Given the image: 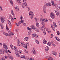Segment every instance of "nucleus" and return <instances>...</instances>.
Masks as SVG:
<instances>
[{
	"instance_id": "obj_23",
	"label": "nucleus",
	"mask_w": 60,
	"mask_h": 60,
	"mask_svg": "<svg viewBox=\"0 0 60 60\" xmlns=\"http://www.w3.org/2000/svg\"><path fill=\"white\" fill-rule=\"evenodd\" d=\"M53 25L54 27L55 28L57 27V25H56V23L54 22H53Z\"/></svg>"
},
{
	"instance_id": "obj_5",
	"label": "nucleus",
	"mask_w": 60,
	"mask_h": 60,
	"mask_svg": "<svg viewBox=\"0 0 60 60\" xmlns=\"http://www.w3.org/2000/svg\"><path fill=\"white\" fill-rule=\"evenodd\" d=\"M47 4L46 3H44V5L45 6H44L43 8V10L44 13H46V12L47 11V10H46V7Z\"/></svg>"
},
{
	"instance_id": "obj_44",
	"label": "nucleus",
	"mask_w": 60,
	"mask_h": 60,
	"mask_svg": "<svg viewBox=\"0 0 60 60\" xmlns=\"http://www.w3.org/2000/svg\"><path fill=\"white\" fill-rule=\"evenodd\" d=\"M48 4L49 6H51L52 5L51 4V3H50V2L49 3H48Z\"/></svg>"
},
{
	"instance_id": "obj_33",
	"label": "nucleus",
	"mask_w": 60,
	"mask_h": 60,
	"mask_svg": "<svg viewBox=\"0 0 60 60\" xmlns=\"http://www.w3.org/2000/svg\"><path fill=\"white\" fill-rule=\"evenodd\" d=\"M10 3L12 5H13V2H12V0H10Z\"/></svg>"
},
{
	"instance_id": "obj_14",
	"label": "nucleus",
	"mask_w": 60,
	"mask_h": 60,
	"mask_svg": "<svg viewBox=\"0 0 60 60\" xmlns=\"http://www.w3.org/2000/svg\"><path fill=\"white\" fill-rule=\"evenodd\" d=\"M32 51L33 54H34V55H36V54L37 53L36 52V51H35V50H34V47L33 48Z\"/></svg>"
},
{
	"instance_id": "obj_32",
	"label": "nucleus",
	"mask_w": 60,
	"mask_h": 60,
	"mask_svg": "<svg viewBox=\"0 0 60 60\" xmlns=\"http://www.w3.org/2000/svg\"><path fill=\"white\" fill-rule=\"evenodd\" d=\"M51 27L52 30L55 31V27H53V26H52V25H51Z\"/></svg>"
},
{
	"instance_id": "obj_13",
	"label": "nucleus",
	"mask_w": 60,
	"mask_h": 60,
	"mask_svg": "<svg viewBox=\"0 0 60 60\" xmlns=\"http://www.w3.org/2000/svg\"><path fill=\"white\" fill-rule=\"evenodd\" d=\"M52 54L53 55H54L55 56L57 55V53H56V52L54 51H53L52 52Z\"/></svg>"
},
{
	"instance_id": "obj_3",
	"label": "nucleus",
	"mask_w": 60,
	"mask_h": 60,
	"mask_svg": "<svg viewBox=\"0 0 60 60\" xmlns=\"http://www.w3.org/2000/svg\"><path fill=\"white\" fill-rule=\"evenodd\" d=\"M24 22V20H22L21 21H19V22H18V24H19L20 25V24L22 22L24 26H26V24Z\"/></svg>"
},
{
	"instance_id": "obj_2",
	"label": "nucleus",
	"mask_w": 60,
	"mask_h": 60,
	"mask_svg": "<svg viewBox=\"0 0 60 60\" xmlns=\"http://www.w3.org/2000/svg\"><path fill=\"white\" fill-rule=\"evenodd\" d=\"M3 48H4V52H5V53H7V54H8V51H7V49H7V46L6 45H4V44H3Z\"/></svg>"
},
{
	"instance_id": "obj_54",
	"label": "nucleus",
	"mask_w": 60,
	"mask_h": 60,
	"mask_svg": "<svg viewBox=\"0 0 60 60\" xmlns=\"http://www.w3.org/2000/svg\"><path fill=\"white\" fill-rule=\"evenodd\" d=\"M34 20H35L36 22H37V19H36V18L34 19Z\"/></svg>"
},
{
	"instance_id": "obj_7",
	"label": "nucleus",
	"mask_w": 60,
	"mask_h": 60,
	"mask_svg": "<svg viewBox=\"0 0 60 60\" xmlns=\"http://www.w3.org/2000/svg\"><path fill=\"white\" fill-rule=\"evenodd\" d=\"M50 15L52 19H54L55 16H54V14H53V12H52L50 13Z\"/></svg>"
},
{
	"instance_id": "obj_31",
	"label": "nucleus",
	"mask_w": 60,
	"mask_h": 60,
	"mask_svg": "<svg viewBox=\"0 0 60 60\" xmlns=\"http://www.w3.org/2000/svg\"><path fill=\"white\" fill-rule=\"evenodd\" d=\"M31 28L32 29L34 30L35 28V27L34 26H32L31 27Z\"/></svg>"
},
{
	"instance_id": "obj_21",
	"label": "nucleus",
	"mask_w": 60,
	"mask_h": 60,
	"mask_svg": "<svg viewBox=\"0 0 60 60\" xmlns=\"http://www.w3.org/2000/svg\"><path fill=\"white\" fill-rule=\"evenodd\" d=\"M1 18V21L2 22V23H4V19H3V18L2 17H0V18Z\"/></svg>"
},
{
	"instance_id": "obj_8",
	"label": "nucleus",
	"mask_w": 60,
	"mask_h": 60,
	"mask_svg": "<svg viewBox=\"0 0 60 60\" xmlns=\"http://www.w3.org/2000/svg\"><path fill=\"white\" fill-rule=\"evenodd\" d=\"M42 30L43 31V34H46V33H45V29H46V27H45V26H43L42 27Z\"/></svg>"
},
{
	"instance_id": "obj_37",
	"label": "nucleus",
	"mask_w": 60,
	"mask_h": 60,
	"mask_svg": "<svg viewBox=\"0 0 60 60\" xmlns=\"http://www.w3.org/2000/svg\"><path fill=\"white\" fill-rule=\"evenodd\" d=\"M49 50V48L48 47V46H46L45 47V50Z\"/></svg>"
},
{
	"instance_id": "obj_58",
	"label": "nucleus",
	"mask_w": 60,
	"mask_h": 60,
	"mask_svg": "<svg viewBox=\"0 0 60 60\" xmlns=\"http://www.w3.org/2000/svg\"><path fill=\"white\" fill-rule=\"evenodd\" d=\"M22 19H23V17H22V16H21L20 17V19H21V20H22Z\"/></svg>"
},
{
	"instance_id": "obj_56",
	"label": "nucleus",
	"mask_w": 60,
	"mask_h": 60,
	"mask_svg": "<svg viewBox=\"0 0 60 60\" xmlns=\"http://www.w3.org/2000/svg\"><path fill=\"white\" fill-rule=\"evenodd\" d=\"M15 25L16 26H19V24L17 23L15 24Z\"/></svg>"
},
{
	"instance_id": "obj_16",
	"label": "nucleus",
	"mask_w": 60,
	"mask_h": 60,
	"mask_svg": "<svg viewBox=\"0 0 60 60\" xmlns=\"http://www.w3.org/2000/svg\"><path fill=\"white\" fill-rule=\"evenodd\" d=\"M32 36H33V37H35L36 38H37L38 37V35L36 34H33L32 35Z\"/></svg>"
},
{
	"instance_id": "obj_19",
	"label": "nucleus",
	"mask_w": 60,
	"mask_h": 60,
	"mask_svg": "<svg viewBox=\"0 0 60 60\" xmlns=\"http://www.w3.org/2000/svg\"><path fill=\"white\" fill-rule=\"evenodd\" d=\"M46 31L48 32V33L50 34L51 32V31H50V30L49 28H47L46 29Z\"/></svg>"
},
{
	"instance_id": "obj_20",
	"label": "nucleus",
	"mask_w": 60,
	"mask_h": 60,
	"mask_svg": "<svg viewBox=\"0 0 60 60\" xmlns=\"http://www.w3.org/2000/svg\"><path fill=\"white\" fill-rule=\"evenodd\" d=\"M51 2L53 7H54L55 5L54 2L53 1H51Z\"/></svg>"
},
{
	"instance_id": "obj_38",
	"label": "nucleus",
	"mask_w": 60,
	"mask_h": 60,
	"mask_svg": "<svg viewBox=\"0 0 60 60\" xmlns=\"http://www.w3.org/2000/svg\"><path fill=\"white\" fill-rule=\"evenodd\" d=\"M55 38L58 41H60V39H59V38L57 37H55Z\"/></svg>"
},
{
	"instance_id": "obj_48",
	"label": "nucleus",
	"mask_w": 60,
	"mask_h": 60,
	"mask_svg": "<svg viewBox=\"0 0 60 60\" xmlns=\"http://www.w3.org/2000/svg\"><path fill=\"white\" fill-rule=\"evenodd\" d=\"M56 33L57 35H59V34H60V32H59V31H57Z\"/></svg>"
},
{
	"instance_id": "obj_40",
	"label": "nucleus",
	"mask_w": 60,
	"mask_h": 60,
	"mask_svg": "<svg viewBox=\"0 0 60 60\" xmlns=\"http://www.w3.org/2000/svg\"><path fill=\"white\" fill-rule=\"evenodd\" d=\"M53 60V59L52 58L50 57L48 58V60Z\"/></svg>"
},
{
	"instance_id": "obj_15",
	"label": "nucleus",
	"mask_w": 60,
	"mask_h": 60,
	"mask_svg": "<svg viewBox=\"0 0 60 60\" xmlns=\"http://www.w3.org/2000/svg\"><path fill=\"white\" fill-rule=\"evenodd\" d=\"M0 54H4V49L3 50L2 49L0 50Z\"/></svg>"
},
{
	"instance_id": "obj_10",
	"label": "nucleus",
	"mask_w": 60,
	"mask_h": 60,
	"mask_svg": "<svg viewBox=\"0 0 60 60\" xmlns=\"http://www.w3.org/2000/svg\"><path fill=\"white\" fill-rule=\"evenodd\" d=\"M40 19V21L42 25H43V26L45 25V23H44V22H43V19Z\"/></svg>"
},
{
	"instance_id": "obj_18",
	"label": "nucleus",
	"mask_w": 60,
	"mask_h": 60,
	"mask_svg": "<svg viewBox=\"0 0 60 60\" xmlns=\"http://www.w3.org/2000/svg\"><path fill=\"white\" fill-rule=\"evenodd\" d=\"M11 14L12 15L14 18V17H15V15L13 13V10H11Z\"/></svg>"
},
{
	"instance_id": "obj_29",
	"label": "nucleus",
	"mask_w": 60,
	"mask_h": 60,
	"mask_svg": "<svg viewBox=\"0 0 60 60\" xmlns=\"http://www.w3.org/2000/svg\"><path fill=\"white\" fill-rule=\"evenodd\" d=\"M15 54L17 56L19 57H20V56L19 55V54L17 52H16L15 53Z\"/></svg>"
},
{
	"instance_id": "obj_22",
	"label": "nucleus",
	"mask_w": 60,
	"mask_h": 60,
	"mask_svg": "<svg viewBox=\"0 0 60 60\" xmlns=\"http://www.w3.org/2000/svg\"><path fill=\"white\" fill-rule=\"evenodd\" d=\"M9 17L11 18V21L13 22L14 20V18H12V16H11V15H10Z\"/></svg>"
},
{
	"instance_id": "obj_1",
	"label": "nucleus",
	"mask_w": 60,
	"mask_h": 60,
	"mask_svg": "<svg viewBox=\"0 0 60 60\" xmlns=\"http://www.w3.org/2000/svg\"><path fill=\"white\" fill-rule=\"evenodd\" d=\"M17 41L18 42L17 45L18 46H20V44L21 46H23L24 47H25L26 46V44H25V43H22V42H20V41H19V39H17Z\"/></svg>"
},
{
	"instance_id": "obj_9",
	"label": "nucleus",
	"mask_w": 60,
	"mask_h": 60,
	"mask_svg": "<svg viewBox=\"0 0 60 60\" xmlns=\"http://www.w3.org/2000/svg\"><path fill=\"white\" fill-rule=\"evenodd\" d=\"M23 3H24V4H25V6H26V8H28V6H27L26 4V0H23Z\"/></svg>"
},
{
	"instance_id": "obj_62",
	"label": "nucleus",
	"mask_w": 60,
	"mask_h": 60,
	"mask_svg": "<svg viewBox=\"0 0 60 60\" xmlns=\"http://www.w3.org/2000/svg\"><path fill=\"white\" fill-rule=\"evenodd\" d=\"M24 52H25V53H27V51H26V50H25L24 51Z\"/></svg>"
},
{
	"instance_id": "obj_51",
	"label": "nucleus",
	"mask_w": 60,
	"mask_h": 60,
	"mask_svg": "<svg viewBox=\"0 0 60 60\" xmlns=\"http://www.w3.org/2000/svg\"><path fill=\"white\" fill-rule=\"evenodd\" d=\"M27 29L28 30H29V31H31V29L29 28V27H27Z\"/></svg>"
},
{
	"instance_id": "obj_47",
	"label": "nucleus",
	"mask_w": 60,
	"mask_h": 60,
	"mask_svg": "<svg viewBox=\"0 0 60 60\" xmlns=\"http://www.w3.org/2000/svg\"><path fill=\"white\" fill-rule=\"evenodd\" d=\"M0 11H3V8L1 6H0Z\"/></svg>"
},
{
	"instance_id": "obj_35",
	"label": "nucleus",
	"mask_w": 60,
	"mask_h": 60,
	"mask_svg": "<svg viewBox=\"0 0 60 60\" xmlns=\"http://www.w3.org/2000/svg\"><path fill=\"white\" fill-rule=\"evenodd\" d=\"M23 4H22L21 5L22 6V7L23 8H24V7H25V4H24V3H25L24 2H23Z\"/></svg>"
},
{
	"instance_id": "obj_30",
	"label": "nucleus",
	"mask_w": 60,
	"mask_h": 60,
	"mask_svg": "<svg viewBox=\"0 0 60 60\" xmlns=\"http://www.w3.org/2000/svg\"><path fill=\"white\" fill-rule=\"evenodd\" d=\"M34 30L36 32H39V30L37 28H35Z\"/></svg>"
},
{
	"instance_id": "obj_12",
	"label": "nucleus",
	"mask_w": 60,
	"mask_h": 60,
	"mask_svg": "<svg viewBox=\"0 0 60 60\" xmlns=\"http://www.w3.org/2000/svg\"><path fill=\"white\" fill-rule=\"evenodd\" d=\"M12 49V50H14V49L15 51H16V52H18V50H17V49L16 47H13V48Z\"/></svg>"
},
{
	"instance_id": "obj_39",
	"label": "nucleus",
	"mask_w": 60,
	"mask_h": 60,
	"mask_svg": "<svg viewBox=\"0 0 60 60\" xmlns=\"http://www.w3.org/2000/svg\"><path fill=\"white\" fill-rule=\"evenodd\" d=\"M24 41H27V37L25 38L24 39Z\"/></svg>"
},
{
	"instance_id": "obj_63",
	"label": "nucleus",
	"mask_w": 60,
	"mask_h": 60,
	"mask_svg": "<svg viewBox=\"0 0 60 60\" xmlns=\"http://www.w3.org/2000/svg\"><path fill=\"white\" fill-rule=\"evenodd\" d=\"M8 52H9V53H11V52L9 50H8Z\"/></svg>"
},
{
	"instance_id": "obj_11",
	"label": "nucleus",
	"mask_w": 60,
	"mask_h": 60,
	"mask_svg": "<svg viewBox=\"0 0 60 60\" xmlns=\"http://www.w3.org/2000/svg\"><path fill=\"white\" fill-rule=\"evenodd\" d=\"M51 43L53 47H55V46H56V44L55 43H54V41H51Z\"/></svg>"
},
{
	"instance_id": "obj_24",
	"label": "nucleus",
	"mask_w": 60,
	"mask_h": 60,
	"mask_svg": "<svg viewBox=\"0 0 60 60\" xmlns=\"http://www.w3.org/2000/svg\"><path fill=\"white\" fill-rule=\"evenodd\" d=\"M0 25L1 26V29H4V25H3V24L2 23L0 24Z\"/></svg>"
},
{
	"instance_id": "obj_6",
	"label": "nucleus",
	"mask_w": 60,
	"mask_h": 60,
	"mask_svg": "<svg viewBox=\"0 0 60 60\" xmlns=\"http://www.w3.org/2000/svg\"><path fill=\"white\" fill-rule=\"evenodd\" d=\"M8 57L10 58V59H11V60H13V58L11 56V55L10 54H9L8 56H5V59H7V58H8Z\"/></svg>"
},
{
	"instance_id": "obj_28",
	"label": "nucleus",
	"mask_w": 60,
	"mask_h": 60,
	"mask_svg": "<svg viewBox=\"0 0 60 60\" xmlns=\"http://www.w3.org/2000/svg\"><path fill=\"white\" fill-rule=\"evenodd\" d=\"M47 45L49 46L50 47V46H51V43L50 42H49L47 43Z\"/></svg>"
},
{
	"instance_id": "obj_41",
	"label": "nucleus",
	"mask_w": 60,
	"mask_h": 60,
	"mask_svg": "<svg viewBox=\"0 0 60 60\" xmlns=\"http://www.w3.org/2000/svg\"><path fill=\"white\" fill-rule=\"evenodd\" d=\"M19 54H22V51L20 50H19Z\"/></svg>"
},
{
	"instance_id": "obj_17",
	"label": "nucleus",
	"mask_w": 60,
	"mask_h": 60,
	"mask_svg": "<svg viewBox=\"0 0 60 60\" xmlns=\"http://www.w3.org/2000/svg\"><path fill=\"white\" fill-rule=\"evenodd\" d=\"M21 1V0H16V2H18V4L19 5H20L21 4V3L20 1Z\"/></svg>"
},
{
	"instance_id": "obj_59",
	"label": "nucleus",
	"mask_w": 60,
	"mask_h": 60,
	"mask_svg": "<svg viewBox=\"0 0 60 60\" xmlns=\"http://www.w3.org/2000/svg\"><path fill=\"white\" fill-rule=\"evenodd\" d=\"M18 7H15V8L16 9H16H17L18 8Z\"/></svg>"
},
{
	"instance_id": "obj_52",
	"label": "nucleus",
	"mask_w": 60,
	"mask_h": 60,
	"mask_svg": "<svg viewBox=\"0 0 60 60\" xmlns=\"http://www.w3.org/2000/svg\"><path fill=\"white\" fill-rule=\"evenodd\" d=\"M16 11H19V8H18L17 9H16Z\"/></svg>"
},
{
	"instance_id": "obj_27",
	"label": "nucleus",
	"mask_w": 60,
	"mask_h": 60,
	"mask_svg": "<svg viewBox=\"0 0 60 60\" xmlns=\"http://www.w3.org/2000/svg\"><path fill=\"white\" fill-rule=\"evenodd\" d=\"M36 25L37 26V27H39V26H40V24H39V23L38 22L36 23Z\"/></svg>"
},
{
	"instance_id": "obj_42",
	"label": "nucleus",
	"mask_w": 60,
	"mask_h": 60,
	"mask_svg": "<svg viewBox=\"0 0 60 60\" xmlns=\"http://www.w3.org/2000/svg\"><path fill=\"white\" fill-rule=\"evenodd\" d=\"M5 56L4 57L2 58H1V60H5Z\"/></svg>"
},
{
	"instance_id": "obj_49",
	"label": "nucleus",
	"mask_w": 60,
	"mask_h": 60,
	"mask_svg": "<svg viewBox=\"0 0 60 60\" xmlns=\"http://www.w3.org/2000/svg\"><path fill=\"white\" fill-rule=\"evenodd\" d=\"M55 12L56 13V15H57V16H58V15H59V13H58V12H57L56 11H55Z\"/></svg>"
},
{
	"instance_id": "obj_26",
	"label": "nucleus",
	"mask_w": 60,
	"mask_h": 60,
	"mask_svg": "<svg viewBox=\"0 0 60 60\" xmlns=\"http://www.w3.org/2000/svg\"><path fill=\"white\" fill-rule=\"evenodd\" d=\"M57 8L58 10H60V4H59L57 5Z\"/></svg>"
},
{
	"instance_id": "obj_61",
	"label": "nucleus",
	"mask_w": 60,
	"mask_h": 60,
	"mask_svg": "<svg viewBox=\"0 0 60 60\" xmlns=\"http://www.w3.org/2000/svg\"><path fill=\"white\" fill-rule=\"evenodd\" d=\"M30 60H34V58H30Z\"/></svg>"
},
{
	"instance_id": "obj_4",
	"label": "nucleus",
	"mask_w": 60,
	"mask_h": 60,
	"mask_svg": "<svg viewBox=\"0 0 60 60\" xmlns=\"http://www.w3.org/2000/svg\"><path fill=\"white\" fill-rule=\"evenodd\" d=\"M29 16L30 17H30V18L31 19H32L33 18V17L34 16V14L32 11H30V12Z\"/></svg>"
},
{
	"instance_id": "obj_34",
	"label": "nucleus",
	"mask_w": 60,
	"mask_h": 60,
	"mask_svg": "<svg viewBox=\"0 0 60 60\" xmlns=\"http://www.w3.org/2000/svg\"><path fill=\"white\" fill-rule=\"evenodd\" d=\"M43 22H48V20L46 19H45V18H44L43 19Z\"/></svg>"
},
{
	"instance_id": "obj_57",
	"label": "nucleus",
	"mask_w": 60,
	"mask_h": 60,
	"mask_svg": "<svg viewBox=\"0 0 60 60\" xmlns=\"http://www.w3.org/2000/svg\"><path fill=\"white\" fill-rule=\"evenodd\" d=\"M26 44V46H29V43H27Z\"/></svg>"
},
{
	"instance_id": "obj_60",
	"label": "nucleus",
	"mask_w": 60,
	"mask_h": 60,
	"mask_svg": "<svg viewBox=\"0 0 60 60\" xmlns=\"http://www.w3.org/2000/svg\"><path fill=\"white\" fill-rule=\"evenodd\" d=\"M6 28L7 30L8 31V30H9V28H8V27H6Z\"/></svg>"
},
{
	"instance_id": "obj_55",
	"label": "nucleus",
	"mask_w": 60,
	"mask_h": 60,
	"mask_svg": "<svg viewBox=\"0 0 60 60\" xmlns=\"http://www.w3.org/2000/svg\"><path fill=\"white\" fill-rule=\"evenodd\" d=\"M25 60H27V59H28V58H27V57H25Z\"/></svg>"
},
{
	"instance_id": "obj_53",
	"label": "nucleus",
	"mask_w": 60,
	"mask_h": 60,
	"mask_svg": "<svg viewBox=\"0 0 60 60\" xmlns=\"http://www.w3.org/2000/svg\"><path fill=\"white\" fill-rule=\"evenodd\" d=\"M10 47L11 48V49H13V46L12 45H10Z\"/></svg>"
},
{
	"instance_id": "obj_46",
	"label": "nucleus",
	"mask_w": 60,
	"mask_h": 60,
	"mask_svg": "<svg viewBox=\"0 0 60 60\" xmlns=\"http://www.w3.org/2000/svg\"><path fill=\"white\" fill-rule=\"evenodd\" d=\"M36 42L37 44H39V41L37 39L35 41Z\"/></svg>"
},
{
	"instance_id": "obj_45",
	"label": "nucleus",
	"mask_w": 60,
	"mask_h": 60,
	"mask_svg": "<svg viewBox=\"0 0 60 60\" xmlns=\"http://www.w3.org/2000/svg\"><path fill=\"white\" fill-rule=\"evenodd\" d=\"M9 36L10 35V36H12L13 35V33L12 32H11L10 33H9Z\"/></svg>"
},
{
	"instance_id": "obj_50",
	"label": "nucleus",
	"mask_w": 60,
	"mask_h": 60,
	"mask_svg": "<svg viewBox=\"0 0 60 60\" xmlns=\"http://www.w3.org/2000/svg\"><path fill=\"white\" fill-rule=\"evenodd\" d=\"M43 42L44 43V44H46L47 43V41H43Z\"/></svg>"
},
{
	"instance_id": "obj_25",
	"label": "nucleus",
	"mask_w": 60,
	"mask_h": 60,
	"mask_svg": "<svg viewBox=\"0 0 60 60\" xmlns=\"http://www.w3.org/2000/svg\"><path fill=\"white\" fill-rule=\"evenodd\" d=\"M3 34L4 35H6V36H10L9 34L8 33H5V32H3Z\"/></svg>"
},
{
	"instance_id": "obj_64",
	"label": "nucleus",
	"mask_w": 60,
	"mask_h": 60,
	"mask_svg": "<svg viewBox=\"0 0 60 60\" xmlns=\"http://www.w3.org/2000/svg\"><path fill=\"white\" fill-rule=\"evenodd\" d=\"M46 6H47V7H49V4H46Z\"/></svg>"
},
{
	"instance_id": "obj_36",
	"label": "nucleus",
	"mask_w": 60,
	"mask_h": 60,
	"mask_svg": "<svg viewBox=\"0 0 60 60\" xmlns=\"http://www.w3.org/2000/svg\"><path fill=\"white\" fill-rule=\"evenodd\" d=\"M32 32V31H29L28 32V34L29 35H31V34Z\"/></svg>"
},
{
	"instance_id": "obj_43",
	"label": "nucleus",
	"mask_w": 60,
	"mask_h": 60,
	"mask_svg": "<svg viewBox=\"0 0 60 60\" xmlns=\"http://www.w3.org/2000/svg\"><path fill=\"white\" fill-rule=\"evenodd\" d=\"M20 57L21 58H25V56H21Z\"/></svg>"
}]
</instances>
